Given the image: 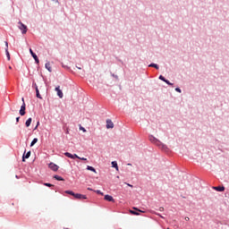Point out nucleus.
Returning a JSON list of instances; mask_svg holds the SVG:
<instances>
[{
	"mask_svg": "<svg viewBox=\"0 0 229 229\" xmlns=\"http://www.w3.org/2000/svg\"><path fill=\"white\" fill-rule=\"evenodd\" d=\"M18 24V28L21 30L22 35H26V33H28V26L24 25L21 21H19Z\"/></svg>",
	"mask_w": 229,
	"mask_h": 229,
	"instance_id": "f257e3e1",
	"label": "nucleus"
},
{
	"mask_svg": "<svg viewBox=\"0 0 229 229\" xmlns=\"http://www.w3.org/2000/svg\"><path fill=\"white\" fill-rule=\"evenodd\" d=\"M20 115H26V103H22L20 109Z\"/></svg>",
	"mask_w": 229,
	"mask_h": 229,
	"instance_id": "f03ea898",
	"label": "nucleus"
},
{
	"mask_svg": "<svg viewBox=\"0 0 229 229\" xmlns=\"http://www.w3.org/2000/svg\"><path fill=\"white\" fill-rule=\"evenodd\" d=\"M73 198H75V199H87V196L81 193H75Z\"/></svg>",
	"mask_w": 229,
	"mask_h": 229,
	"instance_id": "7ed1b4c3",
	"label": "nucleus"
},
{
	"mask_svg": "<svg viewBox=\"0 0 229 229\" xmlns=\"http://www.w3.org/2000/svg\"><path fill=\"white\" fill-rule=\"evenodd\" d=\"M30 53L31 56L34 58L36 64H39L40 61L38 60V56H37V54H35L31 48H30Z\"/></svg>",
	"mask_w": 229,
	"mask_h": 229,
	"instance_id": "20e7f679",
	"label": "nucleus"
},
{
	"mask_svg": "<svg viewBox=\"0 0 229 229\" xmlns=\"http://www.w3.org/2000/svg\"><path fill=\"white\" fill-rule=\"evenodd\" d=\"M106 128L107 130L114 128V122H112V120L110 119L106 120Z\"/></svg>",
	"mask_w": 229,
	"mask_h": 229,
	"instance_id": "39448f33",
	"label": "nucleus"
},
{
	"mask_svg": "<svg viewBox=\"0 0 229 229\" xmlns=\"http://www.w3.org/2000/svg\"><path fill=\"white\" fill-rule=\"evenodd\" d=\"M104 199H106V201H111L112 203L115 202V199H114V197H112L110 195H105Z\"/></svg>",
	"mask_w": 229,
	"mask_h": 229,
	"instance_id": "423d86ee",
	"label": "nucleus"
},
{
	"mask_svg": "<svg viewBox=\"0 0 229 229\" xmlns=\"http://www.w3.org/2000/svg\"><path fill=\"white\" fill-rule=\"evenodd\" d=\"M55 91L57 92V96H58L59 98H64V92L61 91L60 86H58V87L55 88Z\"/></svg>",
	"mask_w": 229,
	"mask_h": 229,
	"instance_id": "0eeeda50",
	"label": "nucleus"
},
{
	"mask_svg": "<svg viewBox=\"0 0 229 229\" xmlns=\"http://www.w3.org/2000/svg\"><path fill=\"white\" fill-rule=\"evenodd\" d=\"M49 167L52 171H58V165L54 163H50Z\"/></svg>",
	"mask_w": 229,
	"mask_h": 229,
	"instance_id": "6e6552de",
	"label": "nucleus"
},
{
	"mask_svg": "<svg viewBox=\"0 0 229 229\" xmlns=\"http://www.w3.org/2000/svg\"><path fill=\"white\" fill-rule=\"evenodd\" d=\"M214 191H217L218 192H223L225 191V187L224 186H216L213 187Z\"/></svg>",
	"mask_w": 229,
	"mask_h": 229,
	"instance_id": "1a4fd4ad",
	"label": "nucleus"
},
{
	"mask_svg": "<svg viewBox=\"0 0 229 229\" xmlns=\"http://www.w3.org/2000/svg\"><path fill=\"white\" fill-rule=\"evenodd\" d=\"M36 97L38 99H42V96H40V91L38 90V86H36Z\"/></svg>",
	"mask_w": 229,
	"mask_h": 229,
	"instance_id": "9d476101",
	"label": "nucleus"
},
{
	"mask_svg": "<svg viewBox=\"0 0 229 229\" xmlns=\"http://www.w3.org/2000/svg\"><path fill=\"white\" fill-rule=\"evenodd\" d=\"M30 157H31V151H29L26 155H23L22 162H25V158H29Z\"/></svg>",
	"mask_w": 229,
	"mask_h": 229,
	"instance_id": "9b49d317",
	"label": "nucleus"
},
{
	"mask_svg": "<svg viewBox=\"0 0 229 229\" xmlns=\"http://www.w3.org/2000/svg\"><path fill=\"white\" fill-rule=\"evenodd\" d=\"M45 67H46V69L49 72H52V68H51V64L50 63H47L46 64H45Z\"/></svg>",
	"mask_w": 229,
	"mask_h": 229,
	"instance_id": "f8f14e48",
	"label": "nucleus"
},
{
	"mask_svg": "<svg viewBox=\"0 0 229 229\" xmlns=\"http://www.w3.org/2000/svg\"><path fill=\"white\" fill-rule=\"evenodd\" d=\"M31 121H32L31 118H29V119L26 121L25 126H26L27 128H30V126H31Z\"/></svg>",
	"mask_w": 229,
	"mask_h": 229,
	"instance_id": "ddd939ff",
	"label": "nucleus"
},
{
	"mask_svg": "<svg viewBox=\"0 0 229 229\" xmlns=\"http://www.w3.org/2000/svg\"><path fill=\"white\" fill-rule=\"evenodd\" d=\"M112 165H113V167H114L116 169V171H119V166L117 165V162L116 161H113L112 162Z\"/></svg>",
	"mask_w": 229,
	"mask_h": 229,
	"instance_id": "4468645a",
	"label": "nucleus"
},
{
	"mask_svg": "<svg viewBox=\"0 0 229 229\" xmlns=\"http://www.w3.org/2000/svg\"><path fill=\"white\" fill-rule=\"evenodd\" d=\"M54 178H55V180H57L58 182H64V179L62 176L55 175Z\"/></svg>",
	"mask_w": 229,
	"mask_h": 229,
	"instance_id": "2eb2a0df",
	"label": "nucleus"
},
{
	"mask_svg": "<svg viewBox=\"0 0 229 229\" xmlns=\"http://www.w3.org/2000/svg\"><path fill=\"white\" fill-rule=\"evenodd\" d=\"M38 139L34 138L33 140H32L31 143H30V147L32 148V146L35 145V144L38 143Z\"/></svg>",
	"mask_w": 229,
	"mask_h": 229,
	"instance_id": "dca6fc26",
	"label": "nucleus"
},
{
	"mask_svg": "<svg viewBox=\"0 0 229 229\" xmlns=\"http://www.w3.org/2000/svg\"><path fill=\"white\" fill-rule=\"evenodd\" d=\"M87 169H88V171H92V173H96V168H95V167H92V166H90V165H88V166H87Z\"/></svg>",
	"mask_w": 229,
	"mask_h": 229,
	"instance_id": "f3484780",
	"label": "nucleus"
},
{
	"mask_svg": "<svg viewBox=\"0 0 229 229\" xmlns=\"http://www.w3.org/2000/svg\"><path fill=\"white\" fill-rule=\"evenodd\" d=\"M64 192H65V194H70V196H73V197H74L75 194H76V193H74V191H65Z\"/></svg>",
	"mask_w": 229,
	"mask_h": 229,
	"instance_id": "a211bd4d",
	"label": "nucleus"
},
{
	"mask_svg": "<svg viewBox=\"0 0 229 229\" xmlns=\"http://www.w3.org/2000/svg\"><path fill=\"white\" fill-rule=\"evenodd\" d=\"M148 67H154V69L158 70V64H150L148 65Z\"/></svg>",
	"mask_w": 229,
	"mask_h": 229,
	"instance_id": "6ab92c4d",
	"label": "nucleus"
},
{
	"mask_svg": "<svg viewBox=\"0 0 229 229\" xmlns=\"http://www.w3.org/2000/svg\"><path fill=\"white\" fill-rule=\"evenodd\" d=\"M64 155L68 157V158H74V157H72V154L69 153V152H65Z\"/></svg>",
	"mask_w": 229,
	"mask_h": 229,
	"instance_id": "aec40b11",
	"label": "nucleus"
},
{
	"mask_svg": "<svg viewBox=\"0 0 229 229\" xmlns=\"http://www.w3.org/2000/svg\"><path fill=\"white\" fill-rule=\"evenodd\" d=\"M7 60L10 62V52H8V48L5 49Z\"/></svg>",
	"mask_w": 229,
	"mask_h": 229,
	"instance_id": "412c9836",
	"label": "nucleus"
},
{
	"mask_svg": "<svg viewBox=\"0 0 229 229\" xmlns=\"http://www.w3.org/2000/svg\"><path fill=\"white\" fill-rule=\"evenodd\" d=\"M130 212H131V214H132L133 216H140L139 212H137V211L131 210Z\"/></svg>",
	"mask_w": 229,
	"mask_h": 229,
	"instance_id": "4be33fe9",
	"label": "nucleus"
},
{
	"mask_svg": "<svg viewBox=\"0 0 229 229\" xmlns=\"http://www.w3.org/2000/svg\"><path fill=\"white\" fill-rule=\"evenodd\" d=\"M95 192H97V194H100V196H104V193L99 190L95 191Z\"/></svg>",
	"mask_w": 229,
	"mask_h": 229,
	"instance_id": "5701e85b",
	"label": "nucleus"
},
{
	"mask_svg": "<svg viewBox=\"0 0 229 229\" xmlns=\"http://www.w3.org/2000/svg\"><path fill=\"white\" fill-rule=\"evenodd\" d=\"M80 130L83 131V133L87 132V130L84 127L80 126Z\"/></svg>",
	"mask_w": 229,
	"mask_h": 229,
	"instance_id": "b1692460",
	"label": "nucleus"
},
{
	"mask_svg": "<svg viewBox=\"0 0 229 229\" xmlns=\"http://www.w3.org/2000/svg\"><path fill=\"white\" fill-rule=\"evenodd\" d=\"M159 80H161L162 81H165V78L162 75L159 76Z\"/></svg>",
	"mask_w": 229,
	"mask_h": 229,
	"instance_id": "393cba45",
	"label": "nucleus"
},
{
	"mask_svg": "<svg viewBox=\"0 0 229 229\" xmlns=\"http://www.w3.org/2000/svg\"><path fill=\"white\" fill-rule=\"evenodd\" d=\"M165 83H166L167 85H173V83H171V81H169L168 80H165Z\"/></svg>",
	"mask_w": 229,
	"mask_h": 229,
	"instance_id": "a878e982",
	"label": "nucleus"
},
{
	"mask_svg": "<svg viewBox=\"0 0 229 229\" xmlns=\"http://www.w3.org/2000/svg\"><path fill=\"white\" fill-rule=\"evenodd\" d=\"M45 185H46V187H53V184H51V183H45Z\"/></svg>",
	"mask_w": 229,
	"mask_h": 229,
	"instance_id": "bb28decb",
	"label": "nucleus"
},
{
	"mask_svg": "<svg viewBox=\"0 0 229 229\" xmlns=\"http://www.w3.org/2000/svg\"><path fill=\"white\" fill-rule=\"evenodd\" d=\"M72 157H73V159L74 158H81V157H80L78 155H76V154H74V155H72Z\"/></svg>",
	"mask_w": 229,
	"mask_h": 229,
	"instance_id": "cd10ccee",
	"label": "nucleus"
},
{
	"mask_svg": "<svg viewBox=\"0 0 229 229\" xmlns=\"http://www.w3.org/2000/svg\"><path fill=\"white\" fill-rule=\"evenodd\" d=\"M39 124H40V122H38L36 127L34 128V130H37V128H38Z\"/></svg>",
	"mask_w": 229,
	"mask_h": 229,
	"instance_id": "c85d7f7f",
	"label": "nucleus"
},
{
	"mask_svg": "<svg viewBox=\"0 0 229 229\" xmlns=\"http://www.w3.org/2000/svg\"><path fill=\"white\" fill-rule=\"evenodd\" d=\"M175 91H176V92H182V89H181L180 88H176V89H175Z\"/></svg>",
	"mask_w": 229,
	"mask_h": 229,
	"instance_id": "c756f323",
	"label": "nucleus"
},
{
	"mask_svg": "<svg viewBox=\"0 0 229 229\" xmlns=\"http://www.w3.org/2000/svg\"><path fill=\"white\" fill-rule=\"evenodd\" d=\"M133 209H134V210H137L138 212H144V211H142V210H139V208H133Z\"/></svg>",
	"mask_w": 229,
	"mask_h": 229,
	"instance_id": "7c9ffc66",
	"label": "nucleus"
},
{
	"mask_svg": "<svg viewBox=\"0 0 229 229\" xmlns=\"http://www.w3.org/2000/svg\"><path fill=\"white\" fill-rule=\"evenodd\" d=\"M33 87L35 89V90L37 89V83H33Z\"/></svg>",
	"mask_w": 229,
	"mask_h": 229,
	"instance_id": "2f4dec72",
	"label": "nucleus"
},
{
	"mask_svg": "<svg viewBox=\"0 0 229 229\" xmlns=\"http://www.w3.org/2000/svg\"><path fill=\"white\" fill-rule=\"evenodd\" d=\"M159 212H164V208H159Z\"/></svg>",
	"mask_w": 229,
	"mask_h": 229,
	"instance_id": "473e14b6",
	"label": "nucleus"
},
{
	"mask_svg": "<svg viewBox=\"0 0 229 229\" xmlns=\"http://www.w3.org/2000/svg\"><path fill=\"white\" fill-rule=\"evenodd\" d=\"M6 49H8V41H5Z\"/></svg>",
	"mask_w": 229,
	"mask_h": 229,
	"instance_id": "72a5a7b5",
	"label": "nucleus"
},
{
	"mask_svg": "<svg viewBox=\"0 0 229 229\" xmlns=\"http://www.w3.org/2000/svg\"><path fill=\"white\" fill-rule=\"evenodd\" d=\"M79 160H87V158H85V157H81V158H79Z\"/></svg>",
	"mask_w": 229,
	"mask_h": 229,
	"instance_id": "f704fd0d",
	"label": "nucleus"
},
{
	"mask_svg": "<svg viewBox=\"0 0 229 229\" xmlns=\"http://www.w3.org/2000/svg\"><path fill=\"white\" fill-rule=\"evenodd\" d=\"M21 119V117H17L16 118V123H19V120Z\"/></svg>",
	"mask_w": 229,
	"mask_h": 229,
	"instance_id": "c9c22d12",
	"label": "nucleus"
},
{
	"mask_svg": "<svg viewBox=\"0 0 229 229\" xmlns=\"http://www.w3.org/2000/svg\"><path fill=\"white\" fill-rule=\"evenodd\" d=\"M189 220H190L189 216H186L185 221H189Z\"/></svg>",
	"mask_w": 229,
	"mask_h": 229,
	"instance_id": "e433bc0d",
	"label": "nucleus"
},
{
	"mask_svg": "<svg viewBox=\"0 0 229 229\" xmlns=\"http://www.w3.org/2000/svg\"><path fill=\"white\" fill-rule=\"evenodd\" d=\"M157 216H160L162 218H164V216H161L160 214H156Z\"/></svg>",
	"mask_w": 229,
	"mask_h": 229,
	"instance_id": "4c0bfd02",
	"label": "nucleus"
},
{
	"mask_svg": "<svg viewBox=\"0 0 229 229\" xmlns=\"http://www.w3.org/2000/svg\"><path fill=\"white\" fill-rule=\"evenodd\" d=\"M127 185H128L129 187H133V185H131V184H129V183H128Z\"/></svg>",
	"mask_w": 229,
	"mask_h": 229,
	"instance_id": "58836bf2",
	"label": "nucleus"
},
{
	"mask_svg": "<svg viewBox=\"0 0 229 229\" xmlns=\"http://www.w3.org/2000/svg\"><path fill=\"white\" fill-rule=\"evenodd\" d=\"M21 101H22V103H25V102H24V98H21Z\"/></svg>",
	"mask_w": 229,
	"mask_h": 229,
	"instance_id": "ea45409f",
	"label": "nucleus"
},
{
	"mask_svg": "<svg viewBox=\"0 0 229 229\" xmlns=\"http://www.w3.org/2000/svg\"><path fill=\"white\" fill-rule=\"evenodd\" d=\"M88 191H93L92 188H88Z\"/></svg>",
	"mask_w": 229,
	"mask_h": 229,
	"instance_id": "a19ab883",
	"label": "nucleus"
},
{
	"mask_svg": "<svg viewBox=\"0 0 229 229\" xmlns=\"http://www.w3.org/2000/svg\"><path fill=\"white\" fill-rule=\"evenodd\" d=\"M77 69H80V70H81V67H80V66H77Z\"/></svg>",
	"mask_w": 229,
	"mask_h": 229,
	"instance_id": "79ce46f5",
	"label": "nucleus"
},
{
	"mask_svg": "<svg viewBox=\"0 0 229 229\" xmlns=\"http://www.w3.org/2000/svg\"><path fill=\"white\" fill-rule=\"evenodd\" d=\"M9 69H12V66H9Z\"/></svg>",
	"mask_w": 229,
	"mask_h": 229,
	"instance_id": "37998d69",
	"label": "nucleus"
},
{
	"mask_svg": "<svg viewBox=\"0 0 229 229\" xmlns=\"http://www.w3.org/2000/svg\"><path fill=\"white\" fill-rule=\"evenodd\" d=\"M128 165H131V164H128Z\"/></svg>",
	"mask_w": 229,
	"mask_h": 229,
	"instance_id": "c03bdc74",
	"label": "nucleus"
}]
</instances>
